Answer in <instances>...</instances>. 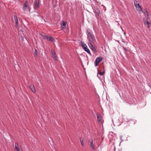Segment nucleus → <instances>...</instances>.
<instances>
[{"label": "nucleus", "instance_id": "1", "mask_svg": "<svg viewBox=\"0 0 151 151\" xmlns=\"http://www.w3.org/2000/svg\"><path fill=\"white\" fill-rule=\"evenodd\" d=\"M88 40V45L90 47V49L93 52L95 53L96 50L95 47L94 42L96 41H93L91 39H89Z\"/></svg>", "mask_w": 151, "mask_h": 151}, {"label": "nucleus", "instance_id": "2", "mask_svg": "<svg viewBox=\"0 0 151 151\" xmlns=\"http://www.w3.org/2000/svg\"><path fill=\"white\" fill-rule=\"evenodd\" d=\"M81 46L83 48L84 50L87 53L89 54L90 55H91L90 51L89 49L88 48L86 45L85 44L84 42L82 41L81 42Z\"/></svg>", "mask_w": 151, "mask_h": 151}, {"label": "nucleus", "instance_id": "3", "mask_svg": "<svg viewBox=\"0 0 151 151\" xmlns=\"http://www.w3.org/2000/svg\"><path fill=\"white\" fill-rule=\"evenodd\" d=\"M87 38L88 40L91 39L93 41H96L95 37L92 34V33L89 29L87 30Z\"/></svg>", "mask_w": 151, "mask_h": 151}, {"label": "nucleus", "instance_id": "4", "mask_svg": "<svg viewBox=\"0 0 151 151\" xmlns=\"http://www.w3.org/2000/svg\"><path fill=\"white\" fill-rule=\"evenodd\" d=\"M134 5L136 8V9L137 11L143 12V10L137 1H134Z\"/></svg>", "mask_w": 151, "mask_h": 151}, {"label": "nucleus", "instance_id": "5", "mask_svg": "<svg viewBox=\"0 0 151 151\" xmlns=\"http://www.w3.org/2000/svg\"><path fill=\"white\" fill-rule=\"evenodd\" d=\"M27 8L28 9L29 11L30 12L31 8L29 6H28V1H25L23 6V11H26Z\"/></svg>", "mask_w": 151, "mask_h": 151}, {"label": "nucleus", "instance_id": "6", "mask_svg": "<svg viewBox=\"0 0 151 151\" xmlns=\"http://www.w3.org/2000/svg\"><path fill=\"white\" fill-rule=\"evenodd\" d=\"M103 58L101 57H99L97 58L96 59L94 63L96 66H97L99 63L102 60Z\"/></svg>", "mask_w": 151, "mask_h": 151}, {"label": "nucleus", "instance_id": "7", "mask_svg": "<svg viewBox=\"0 0 151 151\" xmlns=\"http://www.w3.org/2000/svg\"><path fill=\"white\" fill-rule=\"evenodd\" d=\"M51 52L53 58L55 60H57L58 58V56L55 51L53 49H52L51 50Z\"/></svg>", "mask_w": 151, "mask_h": 151}, {"label": "nucleus", "instance_id": "8", "mask_svg": "<svg viewBox=\"0 0 151 151\" xmlns=\"http://www.w3.org/2000/svg\"><path fill=\"white\" fill-rule=\"evenodd\" d=\"M89 142L90 145L92 149L93 150H95V147L94 146V144L93 139H91V140H89Z\"/></svg>", "mask_w": 151, "mask_h": 151}, {"label": "nucleus", "instance_id": "9", "mask_svg": "<svg viewBox=\"0 0 151 151\" xmlns=\"http://www.w3.org/2000/svg\"><path fill=\"white\" fill-rule=\"evenodd\" d=\"M46 38L47 40H48L52 42H54L55 41L54 38L52 37H48L47 36L46 37Z\"/></svg>", "mask_w": 151, "mask_h": 151}, {"label": "nucleus", "instance_id": "10", "mask_svg": "<svg viewBox=\"0 0 151 151\" xmlns=\"http://www.w3.org/2000/svg\"><path fill=\"white\" fill-rule=\"evenodd\" d=\"M29 88L33 92L35 93L36 92V90L35 88L34 85H30L29 86Z\"/></svg>", "mask_w": 151, "mask_h": 151}, {"label": "nucleus", "instance_id": "11", "mask_svg": "<svg viewBox=\"0 0 151 151\" xmlns=\"http://www.w3.org/2000/svg\"><path fill=\"white\" fill-rule=\"evenodd\" d=\"M35 5V7L37 8L39 7V3L38 0H35L34 2Z\"/></svg>", "mask_w": 151, "mask_h": 151}, {"label": "nucleus", "instance_id": "12", "mask_svg": "<svg viewBox=\"0 0 151 151\" xmlns=\"http://www.w3.org/2000/svg\"><path fill=\"white\" fill-rule=\"evenodd\" d=\"M97 121L99 122H100L101 120V114H97Z\"/></svg>", "mask_w": 151, "mask_h": 151}, {"label": "nucleus", "instance_id": "13", "mask_svg": "<svg viewBox=\"0 0 151 151\" xmlns=\"http://www.w3.org/2000/svg\"><path fill=\"white\" fill-rule=\"evenodd\" d=\"M15 148L17 151H19L20 149L19 147V145L17 143H15Z\"/></svg>", "mask_w": 151, "mask_h": 151}, {"label": "nucleus", "instance_id": "14", "mask_svg": "<svg viewBox=\"0 0 151 151\" xmlns=\"http://www.w3.org/2000/svg\"><path fill=\"white\" fill-rule=\"evenodd\" d=\"M95 13L96 14H97L98 16L99 15L100 12L99 9L97 8L95 10Z\"/></svg>", "mask_w": 151, "mask_h": 151}, {"label": "nucleus", "instance_id": "15", "mask_svg": "<svg viewBox=\"0 0 151 151\" xmlns=\"http://www.w3.org/2000/svg\"><path fill=\"white\" fill-rule=\"evenodd\" d=\"M80 140L82 146H83L84 145V143L83 142V139L82 137H80Z\"/></svg>", "mask_w": 151, "mask_h": 151}, {"label": "nucleus", "instance_id": "16", "mask_svg": "<svg viewBox=\"0 0 151 151\" xmlns=\"http://www.w3.org/2000/svg\"><path fill=\"white\" fill-rule=\"evenodd\" d=\"M14 19H15V21L16 25V26L18 25V19H17V16H14Z\"/></svg>", "mask_w": 151, "mask_h": 151}, {"label": "nucleus", "instance_id": "17", "mask_svg": "<svg viewBox=\"0 0 151 151\" xmlns=\"http://www.w3.org/2000/svg\"><path fill=\"white\" fill-rule=\"evenodd\" d=\"M66 23L64 21H62V22L61 23L62 26H63L64 27H65L66 25Z\"/></svg>", "mask_w": 151, "mask_h": 151}, {"label": "nucleus", "instance_id": "18", "mask_svg": "<svg viewBox=\"0 0 151 151\" xmlns=\"http://www.w3.org/2000/svg\"><path fill=\"white\" fill-rule=\"evenodd\" d=\"M144 11H145V13H144V14H146L147 17L149 16V13L147 9H145Z\"/></svg>", "mask_w": 151, "mask_h": 151}, {"label": "nucleus", "instance_id": "19", "mask_svg": "<svg viewBox=\"0 0 151 151\" xmlns=\"http://www.w3.org/2000/svg\"><path fill=\"white\" fill-rule=\"evenodd\" d=\"M34 54L35 56H37L38 52H37V49H35Z\"/></svg>", "mask_w": 151, "mask_h": 151}, {"label": "nucleus", "instance_id": "20", "mask_svg": "<svg viewBox=\"0 0 151 151\" xmlns=\"http://www.w3.org/2000/svg\"><path fill=\"white\" fill-rule=\"evenodd\" d=\"M146 24L147 26V27L149 28L150 27V23L148 21H147V22H146Z\"/></svg>", "mask_w": 151, "mask_h": 151}, {"label": "nucleus", "instance_id": "21", "mask_svg": "<svg viewBox=\"0 0 151 151\" xmlns=\"http://www.w3.org/2000/svg\"><path fill=\"white\" fill-rule=\"evenodd\" d=\"M123 48L124 51L125 52H127L128 51V50L124 46L123 47Z\"/></svg>", "mask_w": 151, "mask_h": 151}, {"label": "nucleus", "instance_id": "22", "mask_svg": "<svg viewBox=\"0 0 151 151\" xmlns=\"http://www.w3.org/2000/svg\"><path fill=\"white\" fill-rule=\"evenodd\" d=\"M147 21H148L147 19H144V22H145V23H146V22H147Z\"/></svg>", "mask_w": 151, "mask_h": 151}, {"label": "nucleus", "instance_id": "23", "mask_svg": "<svg viewBox=\"0 0 151 151\" xmlns=\"http://www.w3.org/2000/svg\"><path fill=\"white\" fill-rule=\"evenodd\" d=\"M104 73V72H103L102 73H99V74L100 75H102L103 74V73Z\"/></svg>", "mask_w": 151, "mask_h": 151}, {"label": "nucleus", "instance_id": "24", "mask_svg": "<svg viewBox=\"0 0 151 151\" xmlns=\"http://www.w3.org/2000/svg\"><path fill=\"white\" fill-rule=\"evenodd\" d=\"M121 29H122V30L123 31H124V30H123V29L122 28V27H121Z\"/></svg>", "mask_w": 151, "mask_h": 151}, {"label": "nucleus", "instance_id": "25", "mask_svg": "<svg viewBox=\"0 0 151 151\" xmlns=\"http://www.w3.org/2000/svg\"><path fill=\"white\" fill-rule=\"evenodd\" d=\"M62 28L63 29V28H65V27H62Z\"/></svg>", "mask_w": 151, "mask_h": 151}]
</instances>
